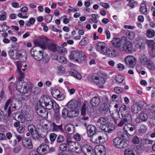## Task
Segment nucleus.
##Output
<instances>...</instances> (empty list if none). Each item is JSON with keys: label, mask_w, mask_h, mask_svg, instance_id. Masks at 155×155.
Wrapping results in <instances>:
<instances>
[{"label": "nucleus", "mask_w": 155, "mask_h": 155, "mask_svg": "<svg viewBox=\"0 0 155 155\" xmlns=\"http://www.w3.org/2000/svg\"><path fill=\"white\" fill-rule=\"evenodd\" d=\"M39 104L42 107L51 110L53 108L55 112H58L59 110L58 105L55 102H53L50 97L47 95L41 96L39 99Z\"/></svg>", "instance_id": "nucleus-1"}, {"label": "nucleus", "mask_w": 155, "mask_h": 155, "mask_svg": "<svg viewBox=\"0 0 155 155\" xmlns=\"http://www.w3.org/2000/svg\"><path fill=\"white\" fill-rule=\"evenodd\" d=\"M39 40H37L35 43L36 46L40 47L44 49H45L47 47L48 49L52 52H55L57 51V46L54 44L51 43L47 45L46 43L49 39H47V37L44 36H39Z\"/></svg>", "instance_id": "nucleus-2"}, {"label": "nucleus", "mask_w": 155, "mask_h": 155, "mask_svg": "<svg viewBox=\"0 0 155 155\" xmlns=\"http://www.w3.org/2000/svg\"><path fill=\"white\" fill-rule=\"evenodd\" d=\"M17 72L19 74V77L16 84V88L20 93H27L30 89L27 83L22 80L24 78L25 74L21 70L17 71Z\"/></svg>", "instance_id": "nucleus-3"}, {"label": "nucleus", "mask_w": 155, "mask_h": 155, "mask_svg": "<svg viewBox=\"0 0 155 155\" xmlns=\"http://www.w3.org/2000/svg\"><path fill=\"white\" fill-rule=\"evenodd\" d=\"M113 142L114 146L117 148H125L129 144L128 141H125L119 137L114 138L113 140Z\"/></svg>", "instance_id": "nucleus-4"}, {"label": "nucleus", "mask_w": 155, "mask_h": 155, "mask_svg": "<svg viewBox=\"0 0 155 155\" xmlns=\"http://www.w3.org/2000/svg\"><path fill=\"white\" fill-rule=\"evenodd\" d=\"M119 50L120 51H124L126 53L131 54L134 51L133 45L130 41H126L123 45L122 48H120Z\"/></svg>", "instance_id": "nucleus-5"}, {"label": "nucleus", "mask_w": 155, "mask_h": 155, "mask_svg": "<svg viewBox=\"0 0 155 155\" xmlns=\"http://www.w3.org/2000/svg\"><path fill=\"white\" fill-rule=\"evenodd\" d=\"M31 54L34 58L38 61H40L42 59L43 56V50L37 51L35 47L33 48L31 51Z\"/></svg>", "instance_id": "nucleus-6"}, {"label": "nucleus", "mask_w": 155, "mask_h": 155, "mask_svg": "<svg viewBox=\"0 0 155 155\" xmlns=\"http://www.w3.org/2000/svg\"><path fill=\"white\" fill-rule=\"evenodd\" d=\"M54 148L51 147L50 148L49 146L45 144H42L37 148V151L38 154L41 155H43L49 151H54Z\"/></svg>", "instance_id": "nucleus-7"}, {"label": "nucleus", "mask_w": 155, "mask_h": 155, "mask_svg": "<svg viewBox=\"0 0 155 155\" xmlns=\"http://www.w3.org/2000/svg\"><path fill=\"white\" fill-rule=\"evenodd\" d=\"M67 106L68 108L72 110H74L75 109H78L81 107V103L78 101L73 99L67 104Z\"/></svg>", "instance_id": "nucleus-8"}, {"label": "nucleus", "mask_w": 155, "mask_h": 155, "mask_svg": "<svg viewBox=\"0 0 155 155\" xmlns=\"http://www.w3.org/2000/svg\"><path fill=\"white\" fill-rule=\"evenodd\" d=\"M136 58L133 56L129 55L125 57L124 61L127 66L130 68H134L136 64Z\"/></svg>", "instance_id": "nucleus-9"}, {"label": "nucleus", "mask_w": 155, "mask_h": 155, "mask_svg": "<svg viewBox=\"0 0 155 155\" xmlns=\"http://www.w3.org/2000/svg\"><path fill=\"white\" fill-rule=\"evenodd\" d=\"M107 48V45L105 43L99 42L95 44L96 50L100 53L104 54Z\"/></svg>", "instance_id": "nucleus-10"}, {"label": "nucleus", "mask_w": 155, "mask_h": 155, "mask_svg": "<svg viewBox=\"0 0 155 155\" xmlns=\"http://www.w3.org/2000/svg\"><path fill=\"white\" fill-rule=\"evenodd\" d=\"M28 129L29 132L32 135L33 137L35 139H38L40 135L38 133L35 126L33 124H29L28 127Z\"/></svg>", "instance_id": "nucleus-11"}, {"label": "nucleus", "mask_w": 155, "mask_h": 155, "mask_svg": "<svg viewBox=\"0 0 155 155\" xmlns=\"http://www.w3.org/2000/svg\"><path fill=\"white\" fill-rule=\"evenodd\" d=\"M93 81L97 85L101 84L99 86L100 88H103L104 86L102 85L105 82V78L104 77L95 76L93 78Z\"/></svg>", "instance_id": "nucleus-12"}, {"label": "nucleus", "mask_w": 155, "mask_h": 155, "mask_svg": "<svg viewBox=\"0 0 155 155\" xmlns=\"http://www.w3.org/2000/svg\"><path fill=\"white\" fill-rule=\"evenodd\" d=\"M122 118L120 120V122L117 124L118 126L119 127H122L126 123L130 121L131 120V117L130 114H127L123 115Z\"/></svg>", "instance_id": "nucleus-13"}, {"label": "nucleus", "mask_w": 155, "mask_h": 155, "mask_svg": "<svg viewBox=\"0 0 155 155\" xmlns=\"http://www.w3.org/2000/svg\"><path fill=\"white\" fill-rule=\"evenodd\" d=\"M124 129L127 134L130 136H132L135 133L134 127L131 124H125Z\"/></svg>", "instance_id": "nucleus-14"}, {"label": "nucleus", "mask_w": 155, "mask_h": 155, "mask_svg": "<svg viewBox=\"0 0 155 155\" xmlns=\"http://www.w3.org/2000/svg\"><path fill=\"white\" fill-rule=\"evenodd\" d=\"M91 137V140L93 142L98 144L102 142L103 136H100L98 134H93Z\"/></svg>", "instance_id": "nucleus-15"}, {"label": "nucleus", "mask_w": 155, "mask_h": 155, "mask_svg": "<svg viewBox=\"0 0 155 155\" xmlns=\"http://www.w3.org/2000/svg\"><path fill=\"white\" fill-rule=\"evenodd\" d=\"M12 117L13 119L15 120L21 121V123H24L25 121L24 118L19 112L14 113L12 114Z\"/></svg>", "instance_id": "nucleus-16"}, {"label": "nucleus", "mask_w": 155, "mask_h": 155, "mask_svg": "<svg viewBox=\"0 0 155 155\" xmlns=\"http://www.w3.org/2000/svg\"><path fill=\"white\" fill-rule=\"evenodd\" d=\"M95 153L96 155H105L104 147L102 145L96 147L95 149Z\"/></svg>", "instance_id": "nucleus-17"}, {"label": "nucleus", "mask_w": 155, "mask_h": 155, "mask_svg": "<svg viewBox=\"0 0 155 155\" xmlns=\"http://www.w3.org/2000/svg\"><path fill=\"white\" fill-rule=\"evenodd\" d=\"M82 151L86 155H91L93 152V149L89 145H86L83 146L81 148Z\"/></svg>", "instance_id": "nucleus-18"}, {"label": "nucleus", "mask_w": 155, "mask_h": 155, "mask_svg": "<svg viewBox=\"0 0 155 155\" xmlns=\"http://www.w3.org/2000/svg\"><path fill=\"white\" fill-rule=\"evenodd\" d=\"M9 54L10 57L13 60L18 59L21 56V54L18 52L16 50H11L9 51Z\"/></svg>", "instance_id": "nucleus-19"}, {"label": "nucleus", "mask_w": 155, "mask_h": 155, "mask_svg": "<svg viewBox=\"0 0 155 155\" xmlns=\"http://www.w3.org/2000/svg\"><path fill=\"white\" fill-rule=\"evenodd\" d=\"M51 127L52 129L54 132L60 131L63 132L64 131L62 128V125L61 124L59 125H56L54 123H51L50 124Z\"/></svg>", "instance_id": "nucleus-20"}, {"label": "nucleus", "mask_w": 155, "mask_h": 155, "mask_svg": "<svg viewBox=\"0 0 155 155\" xmlns=\"http://www.w3.org/2000/svg\"><path fill=\"white\" fill-rule=\"evenodd\" d=\"M101 99L97 97H95L92 98L90 101V104L93 107H97L101 103Z\"/></svg>", "instance_id": "nucleus-21"}, {"label": "nucleus", "mask_w": 155, "mask_h": 155, "mask_svg": "<svg viewBox=\"0 0 155 155\" xmlns=\"http://www.w3.org/2000/svg\"><path fill=\"white\" fill-rule=\"evenodd\" d=\"M22 144L25 147L31 149L33 147L31 140L30 139L26 138L22 140Z\"/></svg>", "instance_id": "nucleus-22"}, {"label": "nucleus", "mask_w": 155, "mask_h": 155, "mask_svg": "<svg viewBox=\"0 0 155 155\" xmlns=\"http://www.w3.org/2000/svg\"><path fill=\"white\" fill-rule=\"evenodd\" d=\"M87 133L89 137L94 134L97 130L96 127L92 124L89 125L87 127Z\"/></svg>", "instance_id": "nucleus-23"}, {"label": "nucleus", "mask_w": 155, "mask_h": 155, "mask_svg": "<svg viewBox=\"0 0 155 155\" xmlns=\"http://www.w3.org/2000/svg\"><path fill=\"white\" fill-rule=\"evenodd\" d=\"M137 43L136 45V48L140 49H144L145 48V44L143 42V40L139 38H136Z\"/></svg>", "instance_id": "nucleus-24"}, {"label": "nucleus", "mask_w": 155, "mask_h": 155, "mask_svg": "<svg viewBox=\"0 0 155 155\" xmlns=\"http://www.w3.org/2000/svg\"><path fill=\"white\" fill-rule=\"evenodd\" d=\"M104 54L108 57H115L117 55V54L115 50L113 49L111 51L110 48H107Z\"/></svg>", "instance_id": "nucleus-25"}, {"label": "nucleus", "mask_w": 155, "mask_h": 155, "mask_svg": "<svg viewBox=\"0 0 155 155\" xmlns=\"http://www.w3.org/2000/svg\"><path fill=\"white\" fill-rule=\"evenodd\" d=\"M150 60V59L144 54L140 55L139 58V62L143 65L147 64Z\"/></svg>", "instance_id": "nucleus-26"}, {"label": "nucleus", "mask_w": 155, "mask_h": 155, "mask_svg": "<svg viewBox=\"0 0 155 155\" xmlns=\"http://www.w3.org/2000/svg\"><path fill=\"white\" fill-rule=\"evenodd\" d=\"M78 54L77 58H76V62L79 63L85 60L86 57L83 52L79 51Z\"/></svg>", "instance_id": "nucleus-27"}, {"label": "nucleus", "mask_w": 155, "mask_h": 155, "mask_svg": "<svg viewBox=\"0 0 155 155\" xmlns=\"http://www.w3.org/2000/svg\"><path fill=\"white\" fill-rule=\"evenodd\" d=\"M141 109V106L137 103L134 104L131 106V111L134 113H138Z\"/></svg>", "instance_id": "nucleus-28"}, {"label": "nucleus", "mask_w": 155, "mask_h": 155, "mask_svg": "<svg viewBox=\"0 0 155 155\" xmlns=\"http://www.w3.org/2000/svg\"><path fill=\"white\" fill-rule=\"evenodd\" d=\"M65 130L68 134H71L74 133V127L71 124H68L65 127Z\"/></svg>", "instance_id": "nucleus-29"}, {"label": "nucleus", "mask_w": 155, "mask_h": 155, "mask_svg": "<svg viewBox=\"0 0 155 155\" xmlns=\"http://www.w3.org/2000/svg\"><path fill=\"white\" fill-rule=\"evenodd\" d=\"M108 122V119L106 117H100L98 120L97 125L99 126L101 124L106 125Z\"/></svg>", "instance_id": "nucleus-30"}, {"label": "nucleus", "mask_w": 155, "mask_h": 155, "mask_svg": "<svg viewBox=\"0 0 155 155\" xmlns=\"http://www.w3.org/2000/svg\"><path fill=\"white\" fill-rule=\"evenodd\" d=\"M140 11L143 14L146 15L147 14V6L145 3H142L141 4Z\"/></svg>", "instance_id": "nucleus-31"}, {"label": "nucleus", "mask_w": 155, "mask_h": 155, "mask_svg": "<svg viewBox=\"0 0 155 155\" xmlns=\"http://www.w3.org/2000/svg\"><path fill=\"white\" fill-rule=\"evenodd\" d=\"M11 106L15 109L18 110L20 109L21 107L22 104L21 102L16 101L15 102L14 101H12Z\"/></svg>", "instance_id": "nucleus-32"}, {"label": "nucleus", "mask_w": 155, "mask_h": 155, "mask_svg": "<svg viewBox=\"0 0 155 155\" xmlns=\"http://www.w3.org/2000/svg\"><path fill=\"white\" fill-rule=\"evenodd\" d=\"M79 51H72L71 52L70 54L69 55V58L71 59L74 60L76 61V58H77V56L78 55Z\"/></svg>", "instance_id": "nucleus-33"}, {"label": "nucleus", "mask_w": 155, "mask_h": 155, "mask_svg": "<svg viewBox=\"0 0 155 155\" xmlns=\"http://www.w3.org/2000/svg\"><path fill=\"white\" fill-rule=\"evenodd\" d=\"M111 42L114 46L117 48L120 47L121 45L120 40L118 38H114Z\"/></svg>", "instance_id": "nucleus-34"}, {"label": "nucleus", "mask_w": 155, "mask_h": 155, "mask_svg": "<svg viewBox=\"0 0 155 155\" xmlns=\"http://www.w3.org/2000/svg\"><path fill=\"white\" fill-rule=\"evenodd\" d=\"M155 35L154 31L152 29H148L146 33V36L149 38H152L154 37Z\"/></svg>", "instance_id": "nucleus-35"}, {"label": "nucleus", "mask_w": 155, "mask_h": 155, "mask_svg": "<svg viewBox=\"0 0 155 155\" xmlns=\"http://www.w3.org/2000/svg\"><path fill=\"white\" fill-rule=\"evenodd\" d=\"M78 114L79 113L77 110H70L68 113V117L73 118L78 116Z\"/></svg>", "instance_id": "nucleus-36"}, {"label": "nucleus", "mask_w": 155, "mask_h": 155, "mask_svg": "<svg viewBox=\"0 0 155 155\" xmlns=\"http://www.w3.org/2000/svg\"><path fill=\"white\" fill-rule=\"evenodd\" d=\"M108 106L107 104L103 103L101 104L100 110L103 113H105L107 112L108 109Z\"/></svg>", "instance_id": "nucleus-37"}, {"label": "nucleus", "mask_w": 155, "mask_h": 155, "mask_svg": "<svg viewBox=\"0 0 155 155\" xmlns=\"http://www.w3.org/2000/svg\"><path fill=\"white\" fill-rule=\"evenodd\" d=\"M140 118L143 121H146L148 118V116L146 113L142 112L140 115Z\"/></svg>", "instance_id": "nucleus-38"}, {"label": "nucleus", "mask_w": 155, "mask_h": 155, "mask_svg": "<svg viewBox=\"0 0 155 155\" xmlns=\"http://www.w3.org/2000/svg\"><path fill=\"white\" fill-rule=\"evenodd\" d=\"M89 43V40L86 37L82 38L79 43V45L81 46H85Z\"/></svg>", "instance_id": "nucleus-39"}, {"label": "nucleus", "mask_w": 155, "mask_h": 155, "mask_svg": "<svg viewBox=\"0 0 155 155\" xmlns=\"http://www.w3.org/2000/svg\"><path fill=\"white\" fill-rule=\"evenodd\" d=\"M146 43L148 46L151 49L155 48V42L154 41L151 40H147Z\"/></svg>", "instance_id": "nucleus-40"}, {"label": "nucleus", "mask_w": 155, "mask_h": 155, "mask_svg": "<svg viewBox=\"0 0 155 155\" xmlns=\"http://www.w3.org/2000/svg\"><path fill=\"white\" fill-rule=\"evenodd\" d=\"M135 36V33L134 32L130 31L127 32L126 36L129 39L132 40L134 39Z\"/></svg>", "instance_id": "nucleus-41"}, {"label": "nucleus", "mask_w": 155, "mask_h": 155, "mask_svg": "<svg viewBox=\"0 0 155 155\" xmlns=\"http://www.w3.org/2000/svg\"><path fill=\"white\" fill-rule=\"evenodd\" d=\"M147 111L151 116L155 115V105L152 106L150 109L147 110Z\"/></svg>", "instance_id": "nucleus-42"}, {"label": "nucleus", "mask_w": 155, "mask_h": 155, "mask_svg": "<svg viewBox=\"0 0 155 155\" xmlns=\"http://www.w3.org/2000/svg\"><path fill=\"white\" fill-rule=\"evenodd\" d=\"M115 112L112 114L111 116L114 119L117 120L120 117V113L117 109H115Z\"/></svg>", "instance_id": "nucleus-43"}, {"label": "nucleus", "mask_w": 155, "mask_h": 155, "mask_svg": "<svg viewBox=\"0 0 155 155\" xmlns=\"http://www.w3.org/2000/svg\"><path fill=\"white\" fill-rule=\"evenodd\" d=\"M69 111L66 108L63 109L62 111V116L64 118L68 117V113Z\"/></svg>", "instance_id": "nucleus-44"}, {"label": "nucleus", "mask_w": 155, "mask_h": 155, "mask_svg": "<svg viewBox=\"0 0 155 155\" xmlns=\"http://www.w3.org/2000/svg\"><path fill=\"white\" fill-rule=\"evenodd\" d=\"M127 133L125 131H121L118 132V137H122V138H125L127 137Z\"/></svg>", "instance_id": "nucleus-45"}, {"label": "nucleus", "mask_w": 155, "mask_h": 155, "mask_svg": "<svg viewBox=\"0 0 155 155\" xmlns=\"http://www.w3.org/2000/svg\"><path fill=\"white\" fill-rule=\"evenodd\" d=\"M68 144L69 146H70L71 148L74 147L75 145L78 144V143L76 142H74L71 140H68L67 141Z\"/></svg>", "instance_id": "nucleus-46"}, {"label": "nucleus", "mask_w": 155, "mask_h": 155, "mask_svg": "<svg viewBox=\"0 0 155 155\" xmlns=\"http://www.w3.org/2000/svg\"><path fill=\"white\" fill-rule=\"evenodd\" d=\"M60 92V91L57 89H53L51 91L52 95L54 98H56L58 97V95L59 94Z\"/></svg>", "instance_id": "nucleus-47"}, {"label": "nucleus", "mask_w": 155, "mask_h": 155, "mask_svg": "<svg viewBox=\"0 0 155 155\" xmlns=\"http://www.w3.org/2000/svg\"><path fill=\"white\" fill-rule=\"evenodd\" d=\"M147 130V126L143 124L140 126L139 131L140 132L144 133L146 132Z\"/></svg>", "instance_id": "nucleus-48"}, {"label": "nucleus", "mask_w": 155, "mask_h": 155, "mask_svg": "<svg viewBox=\"0 0 155 155\" xmlns=\"http://www.w3.org/2000/svg\"><path fill=\"white\" fill-rule=\"evenodd\" d=\"M124 78L120 75H117L115 77V79L116 81L119 83H121L124 80Z\"/></svg>", "instance_id": "nucleus-49"}, {"label": "nucleus", "mask_w": 155, "mask_h": 155, "mask_svg": "<svg viewBox=\"0 0 155 155\" xmlns=\"http://www.w3.org/2000/svg\"><path fill=\"white\" fill-rule=\"evenodd\" d=\"M100 128L102 130L105 131L106 132H110L111 131H112V130L111 129L109 130L107 127L106 125L101 124L99 125Z\"/></svg>", "instance_id": "nucleus-50"}, {"label": "nucleus", "mask_w": 155, "mask_h": 155, "mask_svg": "<svg viewBox=\"0 0 155 155\" xmlns=\"http://www.w3.org/2000/svg\"><path fill=\"white\" fill-rule=\"evenodd\" d=\"M125 155H135L133 151L131 149H127L124 151Z\"/></svg>", "instance_id": "nucleus-51"}, {"label": "nucleus", "mask_w": 155, "mask_h": 155, "mask_svg": "<svg viewBox=\"0 0 155 155\" xmlns=\"http://www.w3.org/2000/svg\"><path fill=\"white\" fill-rule=\"evenodd\" d=\"M57 60L59 62L61 63L65 64L67 62L66 59L63 56H60L57 57Z\"/></svg>", "instance_id": "nucleus-52"}, {"label": "nucleus", "mask_w": 155, "mask_h": 155, "mask_svg": "<svg viewBox=\"0 0 155 155\" xmlns=\"http://www.w3.org/2000/svg\"><path fill=\"white\" fill-rule=\"evenodd\" d=\"M57 50L60 53L63 54H65L67 52L66 49L63 47H59Z\"/></svg>", "instance_id": "nucleus-53"}, {"label": "nucleus", "mask_w": 155, "mask_h": 155, "mask_svg": "<svg viewBox=\"0 0 155 155\" xmlns=\"http://www.w3.org/2000/svg\"><path fill=\"white\" fill-rule=\"evenodd\" d=\"M148 64V68L150 70H153L155 68L152 61H150V59L147 63Z\"/></svg>", "instance_id": "nucleus-54"}, {"label": "nucleus", "mask_w": 155, "mask_h": 155, "mask_svg": "<svg viewBox=\"0 0 155 155\" xmlns=\"http://www.w3.org/2000/svg\"><path fill=\"white\" fill-rule=\"evenodd\" d=\"M25 129V126L24 124L20 125L18 129V131L20 133H23Z\"/></svg>", "instance_id": "nucleus-55"}, {"label": "nucleus", "mask_w": 155, "mask_h": 155, "mask_svg": "<svg viewBox=\"0 0 155 155\" xmlns=\"http://www.w3.org/2000/svg\"><path fill=\"white\" fill-rule=\"evenodd\" d=\"M67 148V144L66 143H63L60 145L59 148L60 150L62 151H64L66 150Z\"/></svg>", "instance_id": "nucleus-56"}, {"label": "nucleus", "mask_w": 155, "mask_h": 155, "mask_svg": "<svg viewBox=\"0 0 155 155\" xmlns=\"http://www.w3.org/2000/svg\"><path fill=\"white\" fill-rule=\"evenodd\" d=\"M43 110H44V112H43V113L41 114L40 113V116L42 117L43 118H47L48 117V112L45 110V109H46L45 107H43Z\"/></svg>", "instance_id": "nucleus-57"}, {"label": "nucleus", "mask_w": 155, "mask_h": 155, "mask_svg": "<svg viewBox=\"0 0 155 155\" xmlns=\"http://www.w3.org/2000/svg\"><path fill=\"white\" fill-rule=\"evenodd\" d=\"M21 149V147L20 146H16L13 148V151L15 153H18Z\"/></svg>", "instance_id": "nucleus-58"}, {"label": "nucleus", "mask_w": 155, "mask_h": 155, "mask_svg": "<svg viewBox=\"0 0 155 155\" xmlns=\"http://www.w3.org/2000/svg\"><path fill=\"white\" fill-rule=\"evenodd\" d=\"M149 122L151 126L154 127L155 126V118L150 117L149 118Z\"/></svg>", "instance_id": "nucleus-59"}, {"label": "nucleus", "mask_w": 155, "mask_h": 155, "mask_svg": "<svg viewBox=\"0 0 155 155\" xmlns=\"http://www.w3.org/2000/svg\"><path fill=\"white\" fill-rule=\"evenodd\" d=\"M64 137L62 135H59L57 138V141L58 143H61L64 141Z\"/></svg>", "instance_id": "nucleus-60"}, {"label": "nucleus", "mask_w": 155, "mask_h": 155, "mask_svg": "<svg viewBox=\"0 0 155 155\" xmlns=\"http://www.w3.org/2000/svg\"><path fill=\"white\" fill-rule=\"evenodd\" d=\"M86 106L85 104H83L82 108L81 111V114L83 115H84L86 114Z\"/></svg>", "instance_id": "nucleus-61"}, {"label": "nucleus", "mask_w": 155, "mask_h": 155, "mask_svg": "<svg viewBox=\"0 0 155 155\" xmlns=\"http://www.w3.org/2000/svg\"><path fill=\"white\" fill-rule=\"evenodd\" d=\"M33 115L32 114H27L25 116V118L28 121H31L33 118Z\"/></svg>", "instance_id": "nucleus-62"}, {"label": "nucleus", "mask_w": 155, "mask_h": 155, "mask_svg": "<svg viewBox=\"0 0 155 155\" xmlns=\"http://www.w3.org/2000/svg\"><path fill=\"white\" fill-rule=\"evenodd\" d=\"M133 143L135 144H138L139 143L140 140L139 138L137 136L133 137L132 139Z\"/></svg>", "instance_id": "nucleus-63"}, {"label": "nucleus", "mask_w": 155, "mask_h": 155, "mask_svg": "<svg viewBox=\"0 0 155 155\" xmlns=\"http://www.w3.org/2000/svg\"><path fill=\"white\" fill-rule=\"evenodd\" d=\"M64 98V94L60 92L59 94L58 95V97L55 99L61 101L63 100Z\"/></svg>", "instance_id": "nucleus-64"}]
</instances>
